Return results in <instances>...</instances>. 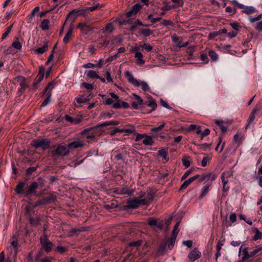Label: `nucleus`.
<instances>
[{"label":"nucleus","instance_id":"nucleus-1","mask_svg":"<svg viewBox=\"0 0 262 262\" xmlns=\"http://www.w3.org/2000/svg\"><path fill=\"white\" fill-rule=\"evenodd\" d=\"M103 130L96 126L89 128L84 129L81 132L80 135L85 137L87 139L93 140L96 136H100Z\"/></svg>","mask_w":262,"mask_h":262},{"label":"nucleus","instance_id":"nucleus-2","mask_svg":"<svg viewBox=\"0 0 262 262\" xmlns=\"http://www.w3.org/2000/svg\"><path fill=\"white\" fill-rule=\"evenodd\" d=\"M125 76L127 78L129 82L133 84L135 86H141L142 89L144 91H149L150 88L147 82L145 81H142L141 83L135 79L133 74L129 71H126L124 73Z\"/></svg>","mask_w":262,"mask_h":262},{"label":"nucleus","instance_id":"nucleus-3","mask_svg":"<svg viewBox=\"0 0 262 262\" xmlns=\"http://www.w3.org/2000/svg\"><path fill=\"white\" fill-rule=\"evenodd\" d=\"M50 144V140L47 138L34 139L31 144V146L36 149L40 147L44 150L48 149Z\"/></svg>","mask_w":262,"mask_h":262},{"label":"nucleus","instance_id":"nucleus-4","mask_svg":"<svg viewBox=\"0 0 262 262\" xmlns=\"http://www.w3.org/2000/svg\"><path fill=\"white\" fill-rule=\"evenodd\" d=\"M89 13L87 8L80 10L73 9L67 15V20H70L73 23L76 19L77 14L85 17Z\"/></svg>","mask_w":262,"mask_h":262},{"label":"nucleus","instance_id":"nucleus-5","mask_svg":"<svg viewBox=\"0 0 262 262\" xmlns=\"http://www.w3.org/2000/svg\"><path fill=\"white\" fill-rule=\"evenodd\" d=\"M69 149L68 146L59 145L55 150L52 151L51 154L53 156L64 157L69 155Z\"/></svg>","mask_w":262,"mask_h":262},{"label":"nucleus","instance_id":"nucleus-6","mask_svg":"<svg viewBox=\"0 0 262 262\" xmlns=\"http://www.w3.org/2000/svg\"><path fill=\"white\" fill-rule=\"evenodd\" d=\"M145 200H142L141 199L135 198L132 200L127 201L126 207L127 208L137 209L141 205H145Z\"/></svg>","mask_w":262,"mask_h":262},{"label":"nucleus","instance_id":"nucleus-7","mask_svg":"<svg viewBox=\"0 0 262 262\" xmlns=\"http://www.w3.org/2000/svg\"><path fill=\"white\" fill-rule=\"evenodd\" d=\"M201 256V252L197 248H194L188 254L187 258L190 262H194Z\"/></svg>","mask_w":262,"mask_h":262},{"label":"nucleus","instance_id":"nucleus-8","mask_svg":"<svg viewBox=\"0 0 262 262\" xmlns=\"http://www.w3.org/2000/svg\"><path fill=\"white\" fill-rule=\"evenodd\" d=\"M131 98H134L136 100V101H133L132 103V107L134 110H138L139 107L143 103V99L135 93L132 94Z\"/></svg>","mask_w":262,"mask_h":262},{"label":"nucleus","instance_id":"nucleus-9","mask_svg":"<svg viewBox=\"0 0 262 262\" xmlns=\"http://www.w3.org/2000/svg\"><path fill=\"white\" fill-rule=\"evenodd\" d=\"M139 47H134L133 51H135L136 52L135 55V57L137 59V64L141 65V64H143L145 63V60L143 59V56L142 53H141L140 52H139Z\"/></svg>","mask_w":262,"mask_h":262},{"label":"nucleus","instance_id":"nucleus-10","mask_svg":"<svg viewBox=\"0 0 262 262\" xmlns=\"http://www.w3.org/2000/svg\"><path fill=\"white\" fill-rule=\"evenodd\" d=\"M200 179L199 180V182H203L204 181H213L214 180L216 176V175L213 173V172H208V173H203L201 177L200 176Z\"/></svg>","mask_w":262,"mask_h":262},{"label":"nucleus","instance_id":"nucleus-11","mask_svg":"<svg viewBox=\"0 0 262 262\" xmlns=\"http://www.w3.org/2000/svg\"><path fill=\"white\" fill-rule=\"evenodd\" d=\"M200 178L199 174H196L192 177L189 178L187 180H185L184 183L181 185L180 188V191L186 189L192 182Z\"/></svg>","mask_w":262,"mask_h":262},{"label":"nucleus","instance_id":"nucleus-12","mask_svg":"<svg viewBox=\"0 0 262 262\" xmlns=\"http://www.w3.org/2000/svg\"><path fill=\"white\" fill-rule=\"evenodd\" d=\"M38 187V184L36 182H33L30 184L25 192V196H28L30 194L35 193L36 189Z\"/></svg>","mask_w":262,"mask_h":262},{"label":"nucleus","instance_id":"nucleus-13","mask_svg":"<svg viewBox=\"0 0 262 262\" xmlns=\"http://www.w3.org/2000/svg\"><path fill=\"white\" fill-rule=\"evenodd\" d=\"M84 145V141L80 140L72 142L68 144V147L69 149H76L83 147Z\"/></svg>","mask_w":262,"mask_h":262},{"label":"nucleus","instance_id":"nucleus-14","mask_svg":"<svg viewBox=\"0 0 262 262\" xmlns=\"http://www.w3.org/2000/svg\"><path fill=\"white\" fill-rule=\"evenodd\" d=\"M259 110H260V107L257 105L253 110V111L251 113L250 116L249 117L248 123L247 125H246V128H248L249 126V125L253 122V121L255 119V114L257 112L259 111Z\"/></svg>","mask_w":262,"mask_h":262},{"label":"nucleus","instance_id":"nucleus-15","mask_svg":"<svg viewBox=\"0 0 262 262\" xmlns=\"http://www.w3.org/2000/svg\"><path fill=\"white\" fill-rule=\"evenodd\" d=\"M44 72L45 69L42 66H40L39 67V72L38 74L37 75L36 79L34 80V85H36L38 83H39L43 78L44 77Z\"/></svg>","mask_w":262,"mask_h":262},{"label":"nucleus","instance_id":"nucleus-16","mask_svg":"<svg viewBox=\"0 0 262 262\" xmlns=\"http://www.w3.org/2000/svg\"><path fill=\"white\" fill-rule=\"evenodd\" d=\"M158 156L162 158L164 163L167 162L169 160V158L168 157V151L166 149H160L158 152Z\"/></svg>","mask_w":262,"mask_h":262},{"label":"nucleus","instance_id":"nucleus-17","mask_svg":"<svg viewBox=\"0 0 262 262\" xmlns=\"http://www.w3.org/2000/svg\"><path fill=\"white\" fill-rule=\"evenodd\" d=\"M114 192L119 194L131 195L133 193V191L129 189L127 187L116 188L115 189Z\"/></svg>","mask_w":262,"mask_h":262},{"label":"nucleus","instance_id":"nucleus-18","mask_svg":"<svg viewBox=\"0 0 262 262\" xmlns=\"http://www.w3.org/2000/svg\"><path fill=\"white\" fill-rule=\"evenodd\" d=\"M110 95L112 98L116 101V102L113 104V107L115 109L121 108V102H120L119 97L114 93H110Z\"/></svg>","mask_w":262,"mask_h":262},{"label":"nucleus","instance_id":"nucleus-19","mask_svg":"<svg viewBox=\"0 0 262 262\" xmlns=\"http://www.w3.org/2000/svg\"><path fill=\"white\" fill-rule=\"evenodd\" d=\"M142 142L145 145L152 146L154 143V141L152 136L146 134L145 137H144L143 140Z\"/></svg>","mask_w":262,"mask_h":262},{"label":"nucleus","instance_id":"nucleus-20","mask_svg":"<svg viewBox=\"0 0 262 262\" xmlns=\"http://www.w3.org/2000/svg\"><path fill=\"white\" fill-rule=\"evenodd\" d=\"M223 246L221 241H218L216 246V252L215 253V261H217L218 258L221 255V250Z\"/></svg>","mask_w":262,"mask_h":262},{"label":"nucleus","instance_id":"nucleus-21","mask_svg":"<svg viewBox=\"0 0 262 262\" xmlns=\"http://www.w3.org/2000/svg\"><path fill=\"white\" fill-rule=\"evenodd\" d=\"M73 30V25L71 24L70 26L69 30L64 36L63 41L64 43H67L69 42L70 37L71 36Z\"/></svg>","mask_w":262,"mask_h":262},{"label":"nucleus","instance_id":"nucleus-22","mask_svg":"<svg viewBox=\"0 0 262 262\" xmlns=\"http://www.w3.org/2000/svg\"><path fill=\"white\" fill-rule=\"evenodd\" d=\"M120 122L118 121H110L98 124L96 125V126L98 127L99 128H101V127H104L109 125H117Z\"/></svg>","mask_w":262,"mask_h":262},{"label":"nucleus","instance_id":"nucleus-23","mask_svg":"<svg viewBox=\"0 0 262 262\" xmlns=\"http://www.w3.org/2000/svg\"><path fill=\"white\" fill-rule=\"evenodd\" d=\"M25 186V183L24 182H19L15 187V191L17 194H23L24 192V188Z\"/></svg>","mask_w":262,"mask_h":262},{"label":"nucleus","instance_id":"nucleus-24","mask_svg":"<svg viewBox=\"0 0 262 262\" xmlns=\"http://www.w3.org/2000/svg\"><path fill=\"white\" fill-rule=\"evenodd\" d=\"M85 231V229L84 227H80V228H74L70 229L69 232L71 233V235H78L80 232Z\"/></svg>","mask_w":262,"mask_h":262},{"label":"nucleus","instance_id":"nucleus-25","mask_svg":"<svg viewBox=\"0 0 262 262\" xmlns=\"http://www.w3.org/2000/svg\"><path fill=\"white\" fill-rule=\"evenodd\" d=\"M123 129V133L125 132L127 134H132L135 132V126L132 124H128L126 125L125 127H124Z\"/></svg>","mask_w":262,"mask_h":262},{"label":"nucleus","instance_id":"nucleus-26","mask_svg":"<svg viewBox=\"0 0 262 262\" xmlns=\"http://www.w3.org/2000/svg\"><path fill=\"white\" fill-rule=\"evenodd\" d=\"M248 248L246 247L242 250L243 254L242 256V260L243 262L245 261L249 258L251 257V256H250V253H249L248 252Z\"/></svg>","mask_w":262,"mask_h":262},{"label":"nucleus","instance_id":"nucleus-27","mask_svg":"<svg viewBox=\"0 0 262 262\" xmlns=\"http://www.w3.org/2000/svg\"><path fill=\"white\" fill-rule=\"evenodd\" d=\"M177 236V235L172 234L171 237L167 241V244L169 249L171 250L173 247Z\"/></svg>","mask_w":262,"mask_h":262},{"label":"nucleus","instance_id":"nucleus-28","mask_svg":"<svg viewBox=\"0 0 262 262\" xmlns=\"http://www.w3.org/2000/svg\"><path fill=\"white\" fill-rule=\"evenodd\" d=\"M49 46L47 42H46L42 47L37 48L35 50V52L39 54H41L47 51L48 49Z\"/></svg>","mask_w":262,"mask_h":262},{"label":"nucleus","instance_id":"nucleus-29","mask_svg":"<svg viewBox=\"0 0 262 262\" xmlns=\"http://www.w3.org/2000/svg\"><path fill=\"white\" fill-rule=\"evenodd\" d=\"M41 246L45 249L46 252L49 253L52 251L53 244L50 241L48 243H45L41 245Z\"/></svg>","mask_w":262,"mask_h":262},{"label":"nucleus","instance_id":"nucleus-30","mask_svg":"<svg viewBox=\"0 0 262 262\" xmlns=\"http://www.w3.org/2000/svg\"><path fill=\"white\" fill-rule=\"evenodd\" d=\"M256 11L255 9L252 6L245 7L242 11L243 13H246L248 15L253 14Z\"/></svg>","mask_w":262,"mask_h":262},{"label":"nucleus","instance_id":"nucleus-31","mask_svg":"<svg viewBox=\"0 0 262 262\" xmlns=\"http://www.w3.org/2000/svg\"><path fill=\"white\" fill-rule=\"evenodd\" d=\"M50 23V21L48 19H45L42 20L41 22V24L40 25V27L41 28L42 30H47L49 28V24Z\"/></svg>","mask_w":262,"mask_h":262},{"label":"nucleus","instance_id":"nucleus-32","mask_svg":"<svg viewBox=\"0 0 262 262\" xmlns=\"http://www.w3.org/2000/svg\"><path fill=\"white\" fill-rule=\"evenodd\" d=\"M86 75L91 78H100L99 75L97 74V73L93 70H90L86 71Z\"/></svg>","mask_w":262,"mask_h":262},{"label":"nucleus","instance_id":"nucleus-33","mask_svg":"<svg viewBox=\"0 0 262 262\" xmlns=\"http://www.w3.org/2000/svg\"><path fill=\"white\" fill-rule=\"evenodd\" d=\"M140 32L144 36L147 37L152 35L154 32L149 29H141Z\"/></svg>","mask_w":262,"mask_h":262},{"label":"nucleus","instance_id":"nucleus-34","mask_svg":"<svg viewBox=\"0 0 262 262\" xmlns=\"http://www.w3.org/2000/svg\"><path fill=\"white\" fill-rule=\"evenodd\" d=\"M29 220L30 224L33 226H37L40 224V218L39 217H36L35 218L31 217Z\"/></svg>","mask_w":262,"mask_h":262},{"label":"nucleus","instance_id":"nucleus-35","mask_svg":"<svg viewBox=\"0 0 262 262\" xmlns=\"http://www.w3.org/2000/svg\"><path fill=\"white\" fill-rule=\"evenodd\" d=\"M208 53L213 61H216L218 59V55L214 51L212 50H209Z\"/></svg>","mask_w":262,"mask_h":262},{"label":"nucleus","instance_id":"nucleus-36","mask_svg":"<svg viewBox=\"0 0 262 262\" xmlns=\"http://www.w3.org/2000/svg\"><path fill=\"white\" fill-rule=\"evenodd\" d=\"M55 86V82L54 81H52L49 82L47 85L46 86L45 90L44 93H47L48 92H51Z\"/></svg>","mask_w":262,"mask_h":262},{"label":"nucleus","instance_id":"nucleus-37","mask_svg":"<svg viewBox=\"0 0 262 262\" xmlns=\"http://www.w3.org/2000/svg\"><path fill=\"white\" fill-rule=\"evenodd\" d=\"M51 95H52V93L51 92H47V97L42 102V103L41 105V107H45L49 103V102H50Z\"/></svg>","mask_w":262,"mask_h":262},{"label":"nucleus","instance_id":"nucleus-38","mask_svg":"<svg viewBox=\"0 0 262 262\" xmlns=\"http://www.w3.org/2000/svg\"><path fill=\"white\" fill-rule=\"evenodd\" d=\"M154 195L152 192H150L147 193V196L144 199H141L142 200H145V205H147V204L150 203L152 202L153 199H154Z\"/></svg>","mask_w":262,"mask_h":262},{"label":"nucleus","instance_id":"nucleus-39","mask_svg":"<svg viewBox=\"0 0 262 262\" xmlns=\"http://www.w3.org/2000/svg\"><path fill=\"white\" fill-rule=\"evenodd\" d=\"M147 105L152 108V110L154 111L156 110L157 106V104L156 101L152 98H150L147 102Z\"/></svg>","mask_w":262,"mask_h":262},{"label":"nucleus","instance_id":"nucleus-40","mask_svg":"<svg viewBox=\"0 0 262 262\" xmlns=\"http://www.w3.org/2000/svg\"><path fill=\"white\" fill-rule=\"evenodd\" d=\"M210 185H211V184H207L204 186L203 190H202V192L201 195L200 196V199L203 198L207 194V193L208 192L209 188Z\"/></svg>","mask_w":262,"mask_h":262},{"label":"nucleus","instance_id":"nucleus-41","mask_svg":"<svg viewBox=\"0 0 262 262\" xmlns=\"http://www.w3.org/2000/svg\"><path fill=\"white\" fill-rule=\"evenodd\" d=\"M90 99L84 97L83 96H79L76 98V101L78 103H84L89 101Z\"/></svg>","mask_w":262,"mask_h":262},{"label":"nucleus","instance_id":"nucleus-42","mask_svg":"<svg viewBox=\"0 0 262 262\" xmlns=\"http://www.w3.org/2000/svg\"><path fill=\"white\" fill-rule=\"evenodd\" d=\"M259 239H262V233H261L258 229L256 228L255 229V235L253 237V239L256 241Z\"/></svg>","mask_w":262,"mask_h":262},{"label":"nucleus","instance_id":"nucleus-43","mask_svg":"<svg viewBox=\"0 0 262 262\" xmlns=\"http://www.w3.org/2000/svg\"><path fill=\"white\" fill-rule=\"evenodd\" d=\"M13 241L11 243V245L14 248L15 253H16L18 250V241L15 236L12 237Z\"/></svg>","mask_w":262,"mask_h":262},{"label":"nucleus","instance_id":"nucleus-44","mask_svg":"<svg viewBox=\"0 0 262 262\" xmlns=\"http://www.w3.org/2000/svg\"><path fill=\"white\" fill-rule=\"evenodd\" d=\"M56 198L55 196L52 195L50 196L45 198L43 199L45 204L50 203L56 200Z\"/></svg>","mask_w":262,"mask_h":262},{"label":"nucleus","instance_id":"nucleus-45","mask_svg":"<svg viewBox=\"0 0 262 262\" xmlns=\"http://www.w3.org/2000/svg\"><path fill=\"white\" fill-rule=\"evenodd\" d=\"M140 48L145 49L147 52H151L153 49L152 47L149 43H144L140 46Z\"/></svg>","mask_w":262,"mask_h":262},{"label":"nucleus","instance_id":"nucleus-46","mask_svg":"<svg viewBox=\"0 0 262 262\" xmlns=\"http://www.w3.org/2000/svg\"><path fill=\"white\" fill-rule=\"evenodd\" d=\"M215 123L219 125L223 133H225L227 131V127L223 124V121H216Z\"/></svg>","mask_w":262,"mask_h":262},{"label":"nucleus","instance_id":"nucleus-47","mask_svg":"<svg viewBox=\"0 0 262 262\" xmlns=\"http://www.w3.org/2000/svg\"><path fill=\"white\" fill-rule=\"evenodd\" d=\"M105 31L111 33L114 30V25L112 23H108L106 24L105 28Z\"/></svg>","mask_w":262,"mask_h":262},{"label":"nucleus","instance_id":"nucleus-48","mask_svg":"<svg viewBox=\"0 0 262 262\" xmlns=\"http://www.w3.org/2000/svg\"><path fill=\"white\" fill-rule=\"evenodd\" d=\"M180 224V221H178L176 224H175L174 226V228L172 230V234L174 235H178L179 230V227Z\"/></svg>","mask_w":262,"mask_h":262},{"label":"nucleus","instance_id":"nucleus-49","mask_svg":"<svg viewBox=\"0 0 262 262\" xmlns=\"http://www.w3.org/2000/svg\"><path fill=\"white\" fill-rule=\"evenodd\" d=\"M158 220L153 218V217H149L148 219V224L150 226H156L158 222Z\"/></svg>","mask_w":262,"mask_h":262},{"label":"nucleus","instance_id":"nucleus-50","mask_svg":"<svg viewBox=\"0 0 262 262\" xmlns=\"http://www.w3.org/2000/svg\"><path fill=\"white\" fill-rule=\"evenodd\" d=\"M49 242H50V241L49 240L47 234H43L40 238V243L41 245Z\"/></svg>","mask_w":262,"mask_h":262},{"label":"nucleus","instance_id":"nucleus-51","mask_svg":"<svg viewBox=\"0 0 262 262\" xmlns=\"http://www.w3.org/2000/svg\"><path fill=\"white\" fill-rule=\"evenodd\" d=\"M142 6L140 4H137L133 6L132 7V9L134 11V12L137 14V13L141 9Z\"/></svg>","mask_w":262,"mask_h":262},{"label":"nucleus","instance_id":"nucleus-52","mask_svg":"<svg viewBox=\"0 0 262 262\" xmlns=\"http://www.w3.org/2000/svg\"><path fill=\"white\" fill-rule=\"evenodd\" d=\"M82 85L89 91H91L94 89V85L92 84H90L85 82L82 83Z\"/></svg>","mask_w":262,"mask_h":262},{"label":"nucleus","instance_id":"nucleus-53","mask_svg":"<svg viewBox=\"0 0 262 262\" xmlns=\"http://www.w3.org/2000/svg\"><path fill=\"white\" fill-rule=\"evenodd\" d=\"M161 24L164 26H173V23L169 19H163L161 22Z\"/></svg>","mask_w":262,"mask_h":262},{"label":"nucleus","instance_id":"nucleus-54","mask_svg":"<svg viewBox=\"0 0 262 262\" xmlns=\"http://www.w3.org/2000/svg\"><path fill=\"white\" fill-rule=\"evenodd\" d=\"M142 243V241L141 240H138L136 242H130L129 244V246L131 247H138L140 246Z\"/></svg>","mask_w":262,"mask_h":262},{"label":"nucleus","instance_id":"nucleus-55","mask_svg":"<svg viewBox=\"0 0 262 262\" xmlns=\"http://www.w3.org/2000/svg\"><path fill=\"white\" fill-rule=\"evenodd\" d=\"M146 134H139V133H136V138H135V141L136 142L137 141H139L140 140H141V139L144 138V137H145Z\"/></svg>","mask_w":262,"mask_h":262},{"label":"nucleus","instance_id":"nucleus-56","mask_svg":"<svg viewBox=\"0 0 262 262\" xmlns=\"http://www.w3.org/2000/svg\"><path fill=\"white\" fill-rule=\"evenodd\" d=\"M12 46L13 48L20 50L21 49V44L18 40L14 41Z\"/></svg>","mask_w":262,"mask_h":262},{"label":"nucleus","instance_id":"nucleus-57","mask_svg":"<svg viewBox=\"0 0 262 262\" xmlns=\"http://www.w3.org/2000/svg\"><path fill=\"white\" fill-rule=\"evenodd\" d=\"M77 27L79 28L81 31H84V30L89 29V26L86 24L83 23H79Z\"/></svg>","mask_w":262,"mask_h":262},{"label":"nucleus","instance_id":"nucleus-58","mask_svg":"<svg viewBox=\"0 0 262 262\" xmlns=\"http://www.w3.org/2000/svg\"><path fill=\"white\" fill-rule=\"evenodd\" d=\"M201 59L204 61V63H207L209 61V59L207 57V53H203L200 56Z\"/></svg>","mask_w":262,"mask_h":262},{"label":"nucleus","instance_id":"nucleus-59","mask_svg":"<svg viewBox=\"0 0 262 262\" xmlns=\"http://www.w3.org/2000/svg\"><path fill=\"white\" fill-rule=\"evenodd\" d=\"M230 26L234 30H236V31H238L241 28V26L239 23L237 22L230 23Z\"/></svg>","mask_w":262,"mask_h":262},{"label":"nucleus","instance_id":"nucleus-60","mask_svg":"<svg viewBox=\"0 0 262 262\" xmlns=\"http://www.w3.org/2000/svg\"><path fill=\"white\" fill-rule=\"evenodd\" d=\"M164 126H165V123H163V124H162L161 125H160L158 127L152 128L151 129V131L152 132H160V130H161L162 129V128L164 127Z\"/></svg>","mask_w":262,"mask_h":262},{"label":"nucleus","instance_id":"nucleus-61","mask_svg":"<svg viewBox=\"0 0 262 262\" xmlns=\"http://www.w3.org/2000/svg\"><path fill=\"white\" fill-rule=\"evenodd\" d=\"M189 157L188 158H182V163L184 166H185L186 167H188L190 165V161L188 159Z\"/></svg>","mask_w":262,"mask_h":262},{"label":"nucleus","instance_id":"nucleus-62","mask_svg":"<svg viewBox=\"0 0 262 262\" xmlns=\"http://www.w3.org/2000/svg\"><path fill=\"white\" fill-rule=\"evenodd\" d=\"M20 88L19 90V92L20 93H23L25 91L26 89L27 88V85L24 81H22L20 83Z\"/></svg>","mask_w":262,"mask_h":262},{"label":"nucleus","instance_id":"nucleus-63","mask_svg":"<svg viewBox=\"0 0 262 262\" xmlns=\"http://www.w3.org/2000/svg\"><path fill=\"white\" fill-rule=\"evenodd\" d=\"M255 29L259 32H262V21L257 23L255 25Z\"/></svg>","mask_w":262,"mask_h":262},{"label":"nucleus","instance_id":"nucleus-64","mask_svg":"<svg viewBox=\"0 0 262 262\" xmlns=\"http://www.w3.org/2000/svg\"><path fill=\"white\" fill-rule=\"evenodd\" d=\"M53 259V257L47 256V257L42 258L40 259V262H52Z\"/></svg>","mask_w":262,"mask_h":262}]
</instances>
